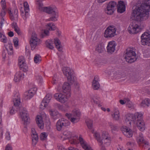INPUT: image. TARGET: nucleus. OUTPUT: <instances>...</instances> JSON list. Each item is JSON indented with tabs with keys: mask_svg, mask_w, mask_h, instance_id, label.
I'll list each match as a JSON object with an SVG mask.
<instances>
[{
	"mask_svg": "<svg viewBox=\"0 0 150 150\" xmlns=\"http://www.w3.org/2000/svg\"><path fill=\"white\" fill-rule=\"evenodd\" d=\"M99 78L98 76H95L92 82V86L94 90L98 89L100 86L99 82Z\"/></svg>",
	"mask_w": 150,
	"mask_h": 150,
	"instance_id": "24",
	"label": "nucleus"
},
{
	"mask_svg": "<svg viewBox=\"0 0 150 150\" xmlns=\"http://www.w3.org/2000/svg\"><path fill=\"white\" fill-rule=\"evenodd\" d=\"M8 12L10 18L12 21H17L18 20V14L17 10H15L13 13H12L10 10H8Z\"/></svg>",
	"mask_w": 150,
	"mask_h": 150,
	"instance_id": "25",
	"label": "nucleus"
},
{
	"mask_svg": "<svg viewBox=\"0 0 150 150\" xmlns=\"http://www.w3.org/2000/svg\"><path fill=\"white\" fill-rule=\"evenodd\" d=\"M130 80L133 82L137 81L138 80L137 78H136L135 76H131L130 78Z\"/></svg>",
	"mask_w": 150,
	"mask_h": 150,
	"instance_id": "57",
	"label": "nucleus"
},
{
	"mask_svg": "<svg viewBox=\"0 0 150 150\" xmlns=\"http://www.w3.org/2000/svg\"><path fill=\"white\" fill-rule=\"evenodd\" d=\"M117 4L114 1H112L110 2L108 4L107 7L105 9V12L107 14L111 15L114 12V8L116 6Z\"/></svg>",
	"mask_w": 150,
	"mask_h": 150,
	"instance_id": "15",
	"label": "nucleus"
},
{
	"mask_svg": "<svg viewBox=\"0 0 150 150\" xmlns=\"http://www.w3.org/2000/svg\"><path fill=\"white\" fill-rule=\"evenodd\" d=\"M114 112L113 114H112V118L115 120H118L120 119V114L119 110L116 109H115L114 110Z\"/></svg>",
	"mask_w": 150,
	"mask_h": 150,
	"instance_id": "31",
	"label": "nucleus"
},
{
	"mask_svg": "<svg viewBox=\"0 0 150 150\" xmlns=\"http://www.w3.org/2000/svg\"><path fill=\"white\" fill-rule=\"evenodd\" d=\"M52 83L54 85L59 83L58 79L56 75H54L53 77L52 81Z\"/></svg>",
	"mask_w": 150,
	"mask_h": 150,
	"instance_id": "44",
	"label": "nucleus"
},
{
	"mask_svg": "<svg viewBox=\"0 0 150 150\" xmlns=\"http://www.w3.org/2000/svg\"><path fill=\"white\" fill-rule=\"evenodd\" d=\"M20 115L23 121L26 124L30 122V119L28 116V112L24 107H21L19 109Z\"/></svg>",
	"mask_w": 150,
	"mask_h": 150,
	"instance_id": "5",
	"label": "nucleus"
},
{
	"mask_svg": "<svg viewBox=\"0 0 150 150\" xmlns=\"http://www.w3.org/2000/svg\"><path fill=\"white\" fill-rule=\"evenodd\" d=\"M35 120L39 128L40 129H43L44 123L42 117L40 115H38L36 117Z\"/></svg>",
	"mask_w": 150,
	"mask_h": 150,
	"instance_id": "27",
	"label": "nucleus"
},
{
	"mask_svg": "<svg viewBox=\"0 0 150 150\" xmlns=\"http://www.w3.org/2000/svg\"><path fill=\"white\" fill-rule=\"evenodd\" d=\"M108 125L112 132L113 133L115 131L118 130L119 128L117 125L114 124L111 122H109Z\"/></svg>",
	"mask_w": 150,
	"mask_h": 150,
	"instance_id": "34",
	"label": "nucleus"
},
{
	"mask_svg": "<svg viewBox=\"0 0 150 150\" xmlns=\"http://www.w3.org/2000/svg\"><path fill=\"white\" fill-rule=\"evenodd\" d=\"M62 71L64 75L67 77L68 82L73 84L75 82V76L73 70L68 67H63Z\"/></svg>",
	"mask_w": 150,
	"mask_h": 150,
	"instance_id": "3",
	"label": "nucleus"
},
{
	"mask_svg": "<svg viewBox=\"0 0 150 150\" xmlns=\"http://www.w3.org/2000/svg\"><path fill=\"white\" fill-rule=\"evenodd\" d=\"M137 116H135L133 114H127L125 117V120L127 124L130 125L132 124L135 123V121L137 119Z\"/></svg>",
	"mask_w": 150,
	"mask_h": 150,
	"instance_id": "13",
	"label": "nucleus"
},
{
	"mask_svg": "<svg viewBox=\"0 0 150 150\" xmlns=\"http://www.w3.org/2000/svg\"><path fill=\"white\" fill-rule=\"evenodd\" d=\"M0 41L4 43H6L7 42L6 37L1 33H0Z\"/></svg>",
	"mask_w": 150,
	"mask_h": 150,
	"instance_id": "42",
	"label": "nucleus"
},
{
	"mask_svg": "<svg viewBox=\"0 0 150 150\" xmlns=\"http://www.w3.org/2000/svg\"><path fill=\"white\" fill-rule=\"evenodd\" d=\"M40 43L41 41L37 37L36 34L35 33H33L30 40V43L32 48L34 49L37 46L40 45Z\"/></svg>",
	"mask_w": 150,
	"mask_h": 150,
	"instance_id": "11",
	"label": "nucleus"
},
{
	"mask_svg": "<svg viewBox=\"0 0 150 150\" xmlns=\"http://www.w3.org/2000/svg\"><path fill=\"white\" fill-rule=\"evenodd\" d=\"M53 42L52 40H48L45 42L46 47L50 50H53L54 48Z\"/></svg>",
	"mask_w": 150,
	"mask_h": 150,
	"instance_id": "32",
	"label": "nucleus"
},
{
	"mask_svg": "<svg viewBox=\"0 0 150 150\" xmlns=\"http://www.w3.org/2000/svg\"><path fill=\"white\" fill-rule=\"evenodd\" d=\"M142 115H139L137 117V119L135 121V125H137V127L141 131H143L145 129V125L144 122L143 120L142 117Z\"/></svg>",
	"mask_w": 150,
	"mask_h": 150,
	"instance_id": "9",
	"label": "nucleus"
},
{
	"mask_svg": "<svg viewBox=\"0 0 150 150\" xmlns=\"http://www.w3.org/2000/svg\"><path fill=\"white\" fill-rule=\"evenodd\" d=\"M46 8L45 13L50 14V17L46 21H56L58 20L59 13L57 8L55 6H48Z\"/></svg>",
	"mask_w": 150,
	"mask_h": 150,
	"instance_id": "2",
	"label": "nucleus"
},
{
	"mask_svg": "<svg viewBox=\"0 0 150 150\" xmlns=\"http://www.w3.org/2000/svg\"><path fill=\"white\" fill-rule=\"evenodd\" d=\"M142 44L143 45H146L150 43V33L148 32L144 33L141 37Z\"/></svg>",
	"mask_w": 150,
	"mask_h": 150,
	"instance_id": "16",
	"label": "nucleus"
},
{
	"mask_svg": "<svg viewBox=\"0 0 150 150\" xmlns=\"http://www.w3.org/2000/svg\"><path fill=\"white\" fill-rule=\"evenodd\" d=\"M9 49L10 50L8 51V54L9 55H11L13 54V53L12 47V46H10L9 47Z\"/></svg>",
	"mask_w": 150,
	"mask_h": 150,
	"instance_id": "59",
	"label": "nucleus"
},
{
	"mask_svg": "<svg viewBox=\"0 0 150 150\" xmlns=\"http://www.w3.org/2000/svg\"><path fill=\"white\" fill-rule=\"evenodd\" d=\"M49 112L50 116L52 117L59 115V113L57 110L54 109H51L49 110Z\"/></svg>",
	"mask_w": 150,
	"mask_h": 150,
	"instance_id": "38",
	"label": "nucleus"
},
{
	"mask_svg": "<svg viewBox=\"0 0 150 150\" xmlns=\"http://www.w3.org/2000/svg\"><path fill=\"white\" fill-rule=\"evenodd\" d=\"M13 100L14 104L13 106H15L16 107L19 109L20 108L19 107V105L21 101L20 96L18 93L17 92L15 94L13 99Z\"/></svg>",
	"mask_w": 150,
	"mask_h": 150,
	"instance_id": "21",
	"label": "nucleus"
},
{
	"mask_svg": "<svg viewBox=\"0 0 150 150\" xmlns=\"http://www.w3.org/2000/svg\"><path fill=\"white\" fill-rule=\"evenodd\" d=\"M41 61V58L39 54L35 55L34 58V61L35 63H39Z\"/></svg>",
	"mask_w": 150,
	"mask_h": 150,
	"instance_id": "40",
	"label": "nucleus"
},
{
	"mask_svg": "<svg viewBox=\"0 0 150 150\" xmlns=\"http://www.w3.org/2000/svg\"><path fill=\"white\" fill-rule=\"evenodd\" d=\"M117 5V11L121 13L125 11V6L123 1H120Z\"/></svg>",
	"mask_w": 150,
	"mask_h": 150,
	"instance_id": "28",
	"label": "nucleus"
},
{
	"mask_svg": "<svg viewBox=\"0 0 150 150\" xmlns=\"http://www.w3.org/2000/svg\"><path fill=\"white\" fill-rule=\"evenodd\" d=\"M46 28L50 31L54 30H55L56 27L54 24L52 23H50L46 25Z\"/></svg>",
	"mask_w": 150,
	"mask_h": 150,
	"instance_id": "36",
	"label": "nucleus"
},
{
	"mask_svg": "<svg viewBox=\"0 0 150 150\" xmlns=\"http://www.w3.org/2000/svg\"><path fill=\"white\" fill-rule=\"evenodd\" d=\"M128 32L131 34L137 33L140 30L139 26L136 23L133 22L131 23L128 29Z\"/></svg>",
	"mask_w": 150,
	"mask_h": 150,
	"instance_id": "12",
	"label": "nucleus"
},
{
	"mask_svg": "<svg viewBox=\"0 0 150 150\" xmlns=\"http://www.w3.org/2000/svg\"><path fill=\"white\" fill-rule=\"evenodd\" d=\"M86 122L88 128L91 129L93 126V121L91 120L88 119L86 120Z\"/></svg>",
	"mask_w": 150,
	"mask_h": 150,
	"instance_id": "41",
	"label": "nucleus"
},
{
	"mask_svg": "<svg viewBox=\"0 0 150 150\" xmlns=\"http://www.w3.org/2000/svg\"><path fill=\"white\" fill-rule=\"evenodd\" d=\"M48 134L46 132H43L41 134L40 138L42 140H44L47 139Z\"/></svg>",
	"mask_w": 150,
	"mask_h": 150,
	"instance_id": "46",
	"label": "nucleus"
},
{
	"mask_svg": "<svg viewBox=\"0 0 150 150\" xmlns=\"http://www.w3.org/2000/svg\"><path fill=\"white\" fill-rule=\"evenodd\" d=\"M6 14V11L5 8H3L2 9L0 13V16L1 18H3Z\"/></svg>",
	"mask_w": 150,
	"mask_h": 150,
	"instance_id": "53",
	"label": "nucleus"
},
{
	"mask_svg": "<svg viewBox=\"0 0 150 150\" xmlns=\"http://www.w3.org/2000/svg\"><path fill=\"white\" fill-rule=\"evenodd\" d=\"M54 42L58 51H62V48L60 40L57 38H55L54 39Z\"/></svg>",
	"mask_w": 150,
	"mask_h": 150,
	"instance_id": "29",
	"label": "nucleus"
},
{
	"mask_svg": "<svg viewBox=\"0 0 150 150\" xmlns=\"http://www.w3.org/2000/svg\"><path fill=\"white\" fill-rule=\"evenodd\" d=\"M18 64L21 69L24 72L28 71V68L25 63V59L23 56L19 57Z\"/></svg>",
	"mask_w": 150,
	"mask_h": 150,
	"instance_id": "19",
	"label": "nucleus"
},
{
	"mask_svg": "<svg viewBox=\"0 0 150 150\" xmlns=\"http://www.w3.org/2000/svg\"><path fill=\"white\" fill-rule=\"evenodd\" d=\"M35 136V137H32L33 144V146L36 145L38 139V136Z\"/></svg>",
	"mask_w": 150,
	"mask_h": 150,
	"instance_id": "47",
	"label": "nucleus"
},
{
	"mask_svg": "<svg viewBox=\"0 0 150 150\" xmlns=\"http://www.w3.org/2000/svg\"><path fill=\"white\" fill-rule=\"evenodd\" d=\"M137 141L140 146H142L144 147H146L148 145V142L144 138L142 133H139L137 138Z\"/></svg>",
	"mask_w": 150,
	"mask_h": 150,
	"instance_id": "14",
	"label": "nucleus"
},
{
	"mask_svg": "<svg viewBox=\"0 0 150 150\" xmlns=\"http://www.w3.org/2000/svg\"><path fill=\"white\" fill-rule=\"evenodd\" d=\"M13 42L15 46L18 45V41L17 38H16L13 39Z\"/></svg>",
	"mask_w": 150,
	"mask_h": 150,
	"instance_id": "58",
	"label": "nucleus"
},
{
	"mask_svg": "<svg viewBox=\"0 0 150 150\" xmlns=\"http://www.w3.org/2000/svg\"><path fill=\"white\" fill-rule=\"evenodd\" d=\"M22 74L20 71L16 73L15 75L14 80L15 82L20 81L23 78Z\"/></svg>",
	"mask_w": 150,
	"mask_h": 150,
	"instance_id": "30",
	"label": "nucleus"
},
{
	"mask_svg": "<svg viewBox=\"0 0 150 150\" xmlns=\"http://www.w3.org/2000/svg\"><path fill=\"white\" fill-rule=\"evenodd\" d=\"M94 136L96 138V139L99 142V140H100V134L98 132H96L94 134Z\"/></svg>",
	"mask_w": 150,
	"mask_h": 150,
	"instance_id": "51",
	"label": "nucleus"
},
{
	"mask_svg": "<svg viewBox=\"0 0 150 150\" xmlns=\"http://www.w3.org/2000/svg\"><path fill=\"white\" fill-rule=\"evenodd\" d=\"M96 50L98 53H102L104 50V47L101 44H99L96 47Z\"/></svg>",
	"mask_w": 150,
	"mask_h": 150,
	"instance_id": "37",
	"label": "nucleus"
},
{
	"mask_svg": "<svg viewBox=\"0 0 150 150\" xmlns=\"http://www.w3.org/2000/svg\"><path fill=\"white\" fill-rule=\"evenodd\" d=\"M38 3L37 4L38 5V8L39 11L42 12H45L46 10L45 8H47V7H43V5L42 2L37 1Z\"/></svg>",
	"mask_w": 150,
	"mask_h": 150,
	"instance_id": "33",
	"label": "nucleus"
},
{
	"mask_svg": "<svg viewBox=\"0 0 150 150\" xmlns=\"http://www.w3.org/2000/svg\"><path fill=\"white\" fill-rule=\"evenodd\" d=\"M150 100L146 98L143 100L140 104V106L142 107H148L149 105Z\"/></svg>",
	"mask_w": 150,
	"mask_h": 150,
	"instance_id": "35",
	"label": "nucleus"
},
{
	"mask_svg": "<svg viewBox=\"0 0 150 150\" xmlns=\"http://www.w3.org/2000/svg\"><path fill=\"white\" fill-rule=\"evenodd\" d=\"M122 131L124 134L128 137H130L132 136V131L130 129H128L126 126L123 127Z\"/></svg>",
	"mask_w": 150,
	"mask_h": 150,
	"instance_id": "26",
	"label": "nucleus"
},
{
	"mask_svg": "<svg viewBox=\"0 0 150 150\" xmlns=\"http://www.w3.org/2000/svg\"><path fill=\"white\" fill-rule=\"evenodd\" d=\"M63 134L67 138L70 137L71 136L70 132L67 131H64L63 133Z\"/></svg>",
	"mask_w": 150,
	"mask_h": 150,
	"instance_id": "55",
	"label": "nucleus"
},
{
	"mask_svg": "<svg viewBox=\"0 0 150 150\" xmlns=\"http://www.w3.org/2000/svg\"><path fill=\"white\" fill-rule=\"evenodd\" d=\"M70 84L69 82H65L63 84L62 88H58V91L59 92H63L64 93H65L68 95L69 96H70V92L71 91V88Z\"/></svg>",
	"mask_w": 150,
	"mask_h": 150,
	"instance_id": "10",
	"label": "nucleus"
},
{
	"mask_svg": "<svg viewBox=\"0 0 150 150\" xmlns=\"http://www.w3.org/2000/svg\"><path fill=\"white\" fill-rule=\"evenodd\" d=\"M91 101L97 104L99 103L100 102L99 98L96 97H93L91 99Z\"/></svg>",
	"mask_w": 150,
	"mask_h": 150,
	"instance_id": "50",
	"label": "nucleus"
},
{
	"mask_svg": "<svg viewBox=\"0 0 150 150\" xmlns=\"http://www.w3.org/2000/svg\"><path fill=\"white\" fill-rule=\"evenodd\" d=\"M37 91V88L35 87L31 88L28 91L25 92L24 94L25 98L26 100L30 99L32 98Z\"/></svg>",
	"mask_w": 150,
	"mask_h": 150,
	"instance_id": "18",
	"label": "nucleus"
},
{
	"mask_svg": "<svg viewBox=\"0 0 150 150\" xmlns=\"http://www.w3.org/2000/svg\"><path fill=\"white\" fill-rule=\"evenodd\" d=\"M1 3L2 8H6V2L5 0H1Z\"/></svg>",
	"mask_w": 150,
	"mask_h": 150,
	"instance_id": "56",
	"label": "nucleus"
},
{
	"mask_svg": "<svg viewBox=\"0 0 150 150\" xmlns=\"http://www.w3.org/2000/svg\"><path fill=\"white\" fill-rule=\"evenodd\" d=\"M81 112L78 109L74 110L71 114L70 121L73 123L78 122L80 118Z\"/></svg>",
	"mask_w": 150,
	"mask_h": 150,
	"instance_id": "8",
	"label": "nucleus"
},
{
	"mask_svg": "<svg viewBox=\"0 0 150 150\" xmlns=\"http://www.w3.org/2000/svg\"><path fill=\"white\" fill-rule=\"evenodd\" d=\"M116 29L113 26H110L105 30L104 36L106 38H111L116 35Z\"/></svg>",
	"mask_w": 150,
	"mask_h": 150,
	"instance_id": "7",
	"label": "nucleus"
},
{
	"mask_svg": "<svg viewBox=\"0 0 150 150\" xmlns=\"http://www.w3.org/2000/svg\"><path fill=\"white\" fill-rule=\"evenodd\" d=\"M126 104L127 106L129 108H133V105L132 102L130 101L129 99L128 98L126 99L125 100Z\"/></svg>",
	"mask_w": 150,
	"mask_h": 150,
	"instance_id": "43",
	"label": "nucleus"
},
{
	"mask_svg": "<svg viewBox=\"0 0 150 150\" xmlns=\"http://www.w3.org/2000/svg\"><path fill=\"white\" fill-rule=\"evenodd\" d=\"M116 46V44L115 41L109 42L107 47L108 52L111 54L114 52Z\"/></svg>",
	"mask_w": 150,
	"mask_h": 150,
	"instance_id": "22",
	"label": "nucleus"
},
{
	"mask_svg": "<svg viewBox=\"0 0 150 150\" xmlns=\"http://www.w3.org/2000/svg\"><path fill=\"white\" fill-rule=\"evenodd\" d=\"M54 97L57 100L62 103H65L68 99L67 96L60 93L55 94Z\"/></svg>",
	"mask_w": 150,
	"mask_h": 150,
	"instance_id": "20",
	"label": "nucleus"
},
{
	"mask_svg": "<svg viewBox=\"0 0 150 150\" xmlns=\"http://www.w3.org/2000/svg\"><path fill=\"white\" fill-rule=\"evenodd\" d=\"M49 32L48 30H45L44 33L42 34V37L43 38L44 36H47L49 34Z\"/></svg>",
	"mask_w": 150,
	"mask_h": 150,
	"instance_id": "61",
	"label": "nucleus"
},
{
	"mask_svg": "<svg viewBox=\"0 0 150 150\" xmlns=\"http://www.w3.org/2000/svg\"><path fill=\"white\" fill-rule=\"evenodd\" d=\"M11 25L12 28H13L14 30L18 27L16 23V22H13L12 23Z\"/></svg>",
	"mask_w": 150,
	"mask_h": 150,
	"instance_id": "64",
	"label": "nucleus"
},
{
	"mask_svg": "<svg viewBox=\"0 0 150 150\" xmlns=\"http://www.w3.org/2000/svg\"><path fill=\"white\" fill-rule=\"evenodd\" d=\"M70 125V122L67 120L62 118L59 119L56 124V127L58 131L61 130L64 127L68 126Z\"/></svg>",
	"mask_w": 150,
	"mask_h": 150,
	"instance_id": "6",
	"label": "nucleus"
},
{
	"mask_svg": "<svg viewBox=\"0 0 150 150\" xmlns=\"http://www.w3.org/2000/svg\"><path fill=\"white\" fill-rule=\"evenodd\" d=\"M48 104V103H46L45 101H44V100H43L42 102L41 103L40 106L44 107H45L47 106Z\"/></svg>",
	"mask_w": 150,
	"mask_h": 150,
	"instance_id": "60",
	"label": "nucleus"
},
{
	"mask_svg": "<svg viewBox=\"0 0 150 150\" xmlns=\"http://www.w3.org/2000/svg\"><path fill=\"white\" fill-rule=\"evenodd\" d=\"M25 12L24 13L23 12H22L21 13V15L23 18L24 20H25L27 19V18L28 17V12H27L26 11H25Z\"/></svg>",
	"mask_w": 150,
	"mask_h": 150,
	"instance_id": "49",
	"label": "nucleus"
},
{
	"mask_svg": "<svg viewBox=\"0 0 150 150\" xmlns=\"http://www.w3.org/2000/svg\"><path fill=\"white\" fill-rule=\"evenodd\" d=\"M52 98V95L51 94L48 93L46 95L43 99L44 101H45L46 103H48Z\"/></svg>",
	"mask_w": 150,
	"mask_h": 150,
	"instance_id": "39",
	"label": "nucleus"
},
{
	"mask_svg": "<svg viewBox=\"0 0 150 150\" xmlns=\"http://www.w3.org/2000/svg\"><path fill=\"white\" fill-rule=\"evenodd\" d=\"M95 64L97 66H99L102 64V63L100 61H99L98 59L96 60L95 62Z\"/></svg>",
	"mask_w": 150,
	"mask_h": 150,
	"instance_id": "63",
	"label": "nucleus"
},
{
	"mask_svg": "<svg viewBox=\"0 0 150 150\" xmlns=\"http://www.w3.org/2000/svg\"><path fill=\"white\" fill-rule=\"evenodd\" d=\"M19 110V109L16 107L15 106H13L10 109V113L12 115L15 113L16 112Z\"/></svg>",
	"mask_w": 150,
	"mask_h": 150,
	"instance_id": "45",
	"label": "nucleus"
},
{
	"mask_svg": "<svg viewBox=\"0 0 150 150\" xmlns=\"http://www.w3.org/2000/svg\"><path fill=\"white\" fill-rule=\"evenodd\" d=\"M36 79L39 83H41L42 81V77L39 75L36 76Z\"/></svg>",
	"mask_w": 150,
	"mask_h": 150,
	"instance_id": "52",
	"label": "nucleus"
},
{
	"mask_svg": "<svg viewBox=\"0 0 150 150\" xmlns=\"http://www.w3.org/2000/svg\"><path fill=\"white\" fill-rule=\"evenodd\" d=\"M24 11H26L27 12H28L29 10V5L27 2L26 1L24 3Z\"/></svg>",
	"mask_w": 150,
	"mask_h": 150,
	"instance_id": "48",
	"label": "nucleus"
},
{
	"mask_svg": "<svg viewBox=\"0 0 150 150\" xmlns=\"http://www.w3.org/2000/svg\"><path fill=\"white\" fill-rule=\"evenodd\" d=\"M79 140L81 146L85 150H93L91 146L81 136L79 137Z\"/></svg>",
	"mask_w": 150,
	"mask_h": 150,
	"instance_id": "23",
	"label": "nucleus"
},
{
	"mask_svg": "<svg viewBox=\"0 0 150 150\" xmlns=\"http://www.w3.org/2000/svg\"><path fill=\"white\" fill-rule=\"evenodd\" d=\"M31 134L32 137H35V135L38 136V134L36 132L35 129L34 128L31 129Z\"/></svg>",
	"mask_w": 150,
	"mask_h": 150,
	"instance_id": "54",
	"label": "nucleus"
},
{
	"mask_svg": "<svg viewBox=\"0 0 150 150\" xmlns=\"http://www.w3.org/2000/svg\"><path fill=\"white\" fill-rule=\"evenodd\" d=\"M102 139L99 140V143L100 145L103 143L106 144L110 141V137L108 133L106 132H103L102 135Z\"/></svg>",
	"mask_w": 150,
	"mask_h": 150,
	"instance_id": "17",
	"label": "nucleus"
},
{
	"mask_svg": "<svg viewBox=\"0 0 150 150\" xmlns=\"http://www.w3.org/2000/svg\"><path fill=\"white\" fill-rule=\"evenodd\" d=\"M6 137L8 140H10V132H7L6 133Z\"/></svg>",
	"mask_w": 150,
	"mask_h": 150,
	"instance_id": "62",
	"label": "nucleus"
},
{
	"mask_svg": "<svg viewBox=\"0 0 150 150\" xmlns=\"http://www.w3.org/2000/svg\"><path fill=\"white\" fill-rule=\"evenodd\" d=\"M150 11V0L146 1L145 3L142 4L140 7L136 6L133 9L131 18L138 21H141L143 17L147 18L149 12Z\"/></svg>",
	"mask_w": 150,
	"mask_h": 150,
	"instance_id": "1",
	"label": "nucleus"
},
{
	"mask_svg": "<svg viewBox=\"0 0 150 150\" xmlns=\"http://www.w3.org/2000/svg\"><path fill=\"white\" fill-rule=\"evenodd\" d=\"M124 56L126 61L128 63L133 62L137 59L135 52L131 48L126 50V52Z\"/></svg>",
	"mask_w": 150,
	"mask_h": 150,
	"instance_id": "4",
	"label": "nucleus"
}]
</instances>
